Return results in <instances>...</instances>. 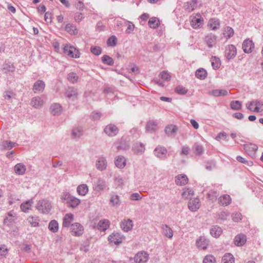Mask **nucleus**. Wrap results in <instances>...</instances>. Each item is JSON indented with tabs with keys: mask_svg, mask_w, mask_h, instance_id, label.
I'll list each match as a JSON object with an SVG mask.
<instances>
[{
	"mask_svg": "<svg viewBox=\"0 0 263 263\" xmlns=\"http://www.w3.org/2000/svg\"><path fill=\"white\" fill-rule=\"evenodd\" d=\"M191 26L194 29H200L204 25V20L199 13H193L189 18Z\"/></svg>",
	"mask_w": 263,
	"mask_h": 263,
	"instance_id": "f257e3e1",
	"label": "nucleus"
},
{
	"mask_svg": "<svg viewBox=\"0 0 263 263\" xmlns=\"http://www.w3.org/2000/svg\"><path fill=\"white\" fill-rule=\"evenodd\" d=\"M63 50L64 53L68 57L76 59L80 57L79 50L73 46L66 44L63 47Z\"/></svg>",
	"mask_w": 263,
	"mask_h": 263,
	"instance_id": "f03ea898",
	"label": "nucleus"
},
{
	"mask_svg": "<svg viewBox=\"0 0 263 263\" xmlns=\"http://www.w3.org/2000/svg\"><path fill=\"white\" fill-rule=\"evenodd\" d=\"M51 208V203L48 200H40L36 205V209L44 214L48 213Z\"/></svg>",
	"mask_w": 263,
	"mask_h": 263,
	"instance_id": "7ed1b4c3",
	"label": "nucleus"
},
{
	"mask_svg": "<svg viewBox=\"0 0 263 263\" xmlns=\"http://www.w3.org/2000/svg\"><path fill=\"white\" fill-rule=\"evenodd\" d=\"M248 109L253 112H259L263 111V103L258 101H253L246 104Z\"/></svg>",
	"mask_w": 263,
	"mask_h": 263,
	"instance_id": "20e7f679",
	"label": "nucleus"
},
{
	"mask_svg": "<svg viewBox=\"0 0 263 263\" xmlns=\"http://www.w3.org/2000/svg\"><path fill=\"white\" fill-rule=\"evenodd\" d=\"M148 259V254L145 251L138 252L134 256L136 263H145Z\"/></svg>",
	"mask_w": 263,
	"mask_h": 263,
	"instance_id": "39448f33",
	"label": "nucleus"
},
{
	"mask_svg": "<svg viewBox=\"0 0 263 263\" xmlns=\"http://www.w3.org/2000/svg\"><path fill=\"white\" fill-rule=\"evenodd\" d=\"M84 229L79 223H74L71 226L70 232L72 235L79 236L83 233Z\"/></svg>",
	"mask_w": 263,
	"mask_h": 263,
	"instance_id": "423d86ee",
	"label": "nucleus"
},
{
	"mask_svg": "<svg viewBox=\"0 0 263 263\" xmlns=\"http://www.w3.org/2000/svg\"><path fill=\"white\" fill-rule=\"evenodd\" d=\"M207 26L210 30L215 31L220 28V21L216 17L211 18L208 22Z\"/></svg>",
	"mask_w": 263,
	"mask_h": 263,
	"instance_id": "0eeeda50",
	"label": "nucleus"
},
{
	"mask_svg": "<svg viewBox=\"0 0 263 263\" xmlns=\"http://www.w3.org/2000/svg\"><path fill=\"white\" fill-rule=\"evenodd\" d=\"M200 199L198 198L190 199L188 203L189 209L193 212L197 211L200 207Z\"/></svg>",
	"mask_w": 263,
	"mask_h": 263,
	"instance_id": "6e6552de",
	"label": "nucleus"
},
{
	"mask_svg": "<svg viewBox=\"0 0 263 263\" xmlns=\"http://www.w3.org/2000/svg\"><path fill=\"white\" fill-rule=\"evenodd\" d=\"M236 48L233 45H228L226 49L225 55L228 60L234 58L236 55Z\"/></svg>",
	"mask_w": 263,
	"mask_h": 263,
	"instance_id": "1a4fd4ad",
	"label": "nucleus"
},
{
	"mask_svg": "<svg viewBox=\"0 0 263 263\" xmlns=\"http://www.w3.org/2000/svg\"><path fill=\"white\" fill-rule=\"evenodd\" d=\"M123 236L118 233H112L108 237L109 241L112 244L118 245L122 242Z\"/></svg>",
	"mask_w": 263,
	"mask_h": 263,
	"instance_id": "9d476101",
	"label": "nucleus"
},
{
	"mask_svg": "<svg viewBox=\"0 0 263 263\" xmlns=\"http://www.w3.org/2000/svg\"><path fill=\"white\" fill-rule=\"evenodd\" d=\"M257 146L253 143H248L244 145L245 151L251 156H254L256 151L257 150Z\"/></svg>",
	"mask_w": 263,
	"mask_h": 263,
	"instance_id": "9b49d317",
	"label": "nucleus"
},
{
	"mask_svg": "<svg viewBox=\"0 0 263 263\" xmlns=\"http://www.w3.org/2000/svg\"><path fill=\"white\" fill-rule=\"evenodd\" d=\"M254 48V44L252 41L247 39L244 41L242 44V49L245 52L250 53Z\"/></svg>",
	"mask_w": 263,
	"mask_h": 263,
	"instance_id": "f8f14e48",
	"label": "nucleus"
},
{
	"mask_svg": "<svg viewBox=\"0 0 263 263\" xmlns=\"http://www.w3.org/2000/svg\"><path fill=\"white\" fill-rule=\"evenodd\" d=\"M104 132L109 136H115L118 133V128L114 124H109L105 128Z\"/></svg>",
	"mask_w": 263,
	"mask_h": 263,
	"instance_id": "ddd939ff",
	"label": "nucleus"
},
{
	"mask_svg": "<svg viewBox=\"0 0 263 263\" xmlns=\"http://www.w3.org/2000/svg\"><path fill=\"white\" fill-rule=\"evenodd\" d=\"M45 87V83L41 80H38L34 84L33 86V90L34 93H41L43 91Z\"/></svg>",
	"mask_w": 263,
	"mask_h": 263,
	"instance_id": "4468645a",
	"label": "nucleus"
},
{
	"mask_svg": "<svg viewBox=\"0 0 263 263\" xmlns=\"http://www.w3.org/2000/svg\"><path fill=\"white\" fill-rule=\"evenodd\" d=\"M247 241V237L245 235L240 234L236 235L234 238V243L237 246H242L244 245Z\"/></svg>",
	"mask_w": 263,
	"mask_h": 263,
	"instance_id": "2eb2a0df",
	"label": "nucleus"
},
{
	"mask_svg": "<svg viewBox=\"0 0 263 263\" xmlns=\"http://www.w3.org/2000/svg\"><path fill=\"white\" fill-rule=\"evenodd\" d=\"M187 177L185 175H178L175 177V182L176 184L180 186L185 185L188 182Z\"/></svg>",
	"mask_w": 263,
	"mask_h": 263,
	"instance_id": "dca6fc26",
	"label": "nucleus"
},
{
	"mask_svg": "<svg viewBox=\"0 0 263 263\" xmlns=\"http://www.w3.org/2000/svg\"><path fill=\"white\" fill-rule=\"evenodd\" d=\"M121 227L125 232L130 230L133 226V221L129 219H124L121 223Z\"/></svg>",
	"mask_w": 263,
	"mask_h": 263,
	"instance_id": "f3484780",
	"label": "nucleus"
},
{
	"mask_svg": "<svg viewBox=\"0 0 263 263\" xmlns=\"http://www.w3.org/2000/svg\"><path fill=\"white\" fill-rule=\"evenodd\" d=\"M115 164L119 168H124L126 164V159L122 156H118L115 160Z\"/></svg>",
	"mask_w": 263,
	"mask_h": 263,
	"instance_id": "a211bd4d",
	"label": "nucleus"
},
{
	"mask_svg": "<svg viewBox=\"0 0 263 263\" xmlns=\"http://www.w3.org/2000/svg\"><path fill=\"white\" fill-rule=\"evenodd\" d=\"M205 42L209 47H212L216 43V36L210 33L205 37Z\"/></svg>",
	"mask_w": 263,
	"mask_h": 263,
	"instance_id": "6ab92c4d",
	"label": "nucleus"
},
{
	"mask_svg": "<svg viewBox=\"0 0 263 263\" xmlns=\"http://www.w3.org/2000/svg\"><path fill=\"white\" fill-rule=\"evenodd\" d=\"M44 103V100L39 97L33 98L31 101V105L35 108H39L41 107L43 105Z\"/></svg>",
	"mask_w": 263,
	"mask_h": 263,
	"instance_id": "aec40b11",
	"label": "nucleus"
},
{
	"mask_svg": "<svg viewBox=\"0 0 263 263\" xmlns=\"http://www.w3.org/2000/svg\"><path fill=\"white\" fill-rule=\"evenodd\" d=\"M222 34L225 39H229L234 35V30L231 27L226 26L223 29Z\"/></svg>",
	"mask_w": 263,
	"mask_h": 263,
	"instance_id": "412c9836",
	"label": "nucleus"
},
{
	"mask_svg": "<svg viewBox=\"0 0 263 263\" xmlns=\"http://www.w3.org/2000/svg\"><path fill=\"white\" fill-rule=\"evenodd\" d=\"M88 186L86 184H81L78 186L77 192L80 196H84L88 192Z\"/></svg>",
	"mask_w": 263,
	"mask_h": 263,
	"instance_id": "4be33fe9",
	"label": "nucleus"
},
{
	"mask_svg": "<svg viewBox=\"0 0 263 263\" xmlns=\"http://www.w3.org/2000/svg\"><path fill=\"white\" fill-rule=\"evenodd\" d=\"M74 220L73 215L71 213L66 214L63 218V226L68 227Z\"/></svg>",
	"mask_w": 263,
	"mask_h": 263,
	"instance_id": "5701e85b",
	"label": "nucleus"
},
{
	"mask_svg": "<svg viewBox=\"0 0 263 263\" xmlns=\"http://www.w3.org/2000/svg\"><path fill=\"white\" fill-rule=\"evenodd\" d=\"M219 203L222 206H227L231 202V197L229 195H223L221 196L218 199Z\"/></svg>",
	"mask_w": 263,
	"mask_h": 263,
	"instance_id": "b1692460",
	"label": "nucleus"
},
{
	"mask_svg": "<svg viewBox=\"0 0 263 263\" xmlns=\"http://www.w3.org/2000/svg\"><path fill=\"white\" fill-rule=\"evenodd\" d=\"M209 245L208 241L204 237H200L196 241V245L199 249L205 250Z\"/></svg>",
	"mask_w": 263,
	"mask_h": 263,
	"instance_id": "393cba45",
	"label": "nucleus"
},
{
	"mask_svg": "<svg viewBox=\"0 0 263 263\" xmlns=\"http://www.w3.org/2000/svg\"><path fill=\"white\" fill-rule=\"evenodd\" d=\"M110 226V222L107 219L100 220L98 224V229L100 231L106 230Z\"/></svg>",
	"mask_w": 263,
	"mask_h": 263,
	"instance_id": "a878e982",
	"label": "nucleus"
},
{
	"mask_svg": "<svg viewBox=\"0 0 263 263\" xmlns=\"http://www.w3.org/2000/svg\"><path fill=\"white\" fill-rule=\"evenodd\" d=\"M33 203L32 200H29L22 203L20 205V208L23 212H28L29 210L31 209Z\"/></svg>",
	"mask_w": 263,
	"mask_h": 263,
	"instance_id": "bb28decb",
	"label": "nucleus"
},
{
	"mask_svg": "<svg viewBox=\"0 0 263 263\" xmlns=\"http://www.w3.org/2000/svg\"><path fill=\"white\" fill-rule=\"evenodd\" d=\"M148 24L150 28L156 29L160 26V21L158 18L152 17L149 20Z\"/></svg>",
	"mask_w": 263,
	"mask_h": 263,
	"instance_id": "cd10ccee",
	"label": "nucleus"
},
{
	"mask_svg": "<svg viewBox=\"0 0 263 263\" xmlns=\"http://www.w3.org/2000/svg\"><path fill=\"white\" fill-rule=\"evenodd\" d=\"M97 168L102 171L105 170L107 167V161L104 158H100L96 162Z\"/></svg>",
	"mask_w": 263,
	"mask_h": 263,
	"instance_id": "c85d7f7f",
	"label": "nucleus"
},
{
	"mask_svg": "<svg viewBox=\"0 0 263 263\" xmlns=\"http://www.w3.org/2000/svg\"><path fill=\"white\" fill-rule=\"evenodd\" d=\"M14 170L16 174L22 175L25 173L26 166L22 163H17L15 165Z\"/></svg>",
	"mask_w": 263,
	"mask_h": 263,
	"instance_id": "c756f323",
	"label": "nucleus"
},
{
	"mask_svg": "<svg viewBox=\"0 0 263 263\" xmlns=\"http://www.w3.org/2000/svg\"><path fill=\"white\" fill-rule=\"evenodd\" d=\"M163 234L168 238H172L173 236L172 229L167 225H164L162 227Z\"/></svg>",
	"mask_w": 263,
	"mask_h": 263,
	"instance_id": "7c9ffc66",
	"label": "nucleus"
},
{
	"mask_svg": "<svg viewBox=\"0 0 263 263\" xmlns=\"http://www.w3.org/2000/svg\"><path fill=\"white\" fill-rule=\"evenodd\" d=\"M167 153V150L163 147L159 146L155 148V154L156 156L159 158L164 157Z\"/></svg>",
	"mask_w": 263,
	"mask_h": 263,
	"instance_id": "2f4dec72",
	"label": "nucleus"
},
{
	"mask_svg": "<svg viewBox=\"0 0 263 263\" xmlns=\"http://www.w3.org/2000/svg\"><path fill=\"white\" fill-rule=\"evenodd\" d=\"M222 229L217 226H214L211 229V234L214 237H218L222 234Z\"/></svg>",
	"mask_w": 263,
	"mask_h": 263,
	"instance_id": "473e14b6",
	"label": "nucleus"
},
{
	"mask_svg": "<svg viewBox=\"0 0 263 263\" xmlns=\"http://www.w3.org/2000/svg\"><path fill=\"white\" fill-rule=\"evenodd\" d=\"M27 220L31 227H35L39 225L40 219L37 216H29Z\"/></svg>",
	"mask_w": 263,
	"mask_h": 263,
	"instance_id": "72a5a7b5",
	"label": "nucleus"
},
{
	"mask_svg": "<svg viewBox=\"0 0 263 263\" xmlns=\"http://www.w3.org/2000/svg\"><path fill=\"white\" fill-rule=\"evenodd\" d=\"M197 3L196 0H192L190 2L186 3L184 5L185 10L189 12L193 11L196 7Z\"/></svg>",
	"mask_w": 263,
	"mask_h": 263,
	"instance_id": "f704fd0d",
	"label": "nucleus"
},
{
	"mask_svg": "<svg viewBox=\"0 0 263 263\" xmlns=\"http://www.w3.org/2000/svg\"><path fill=\"white\" fill-rule=\"evenodd\" d=\"M65 30L69 34L72 35H76L78 33L76 26L71 24H67L65 27Z\"/></svg>",
	"mask_w": 263,
	"mask_h": 263,
	"instance_id": "c9c22d12",
	"label": "nucleus"
},
{
	"mask_svg": "<svg viewBox=\"0 0 263 263\" xmlns=\"http://www.w3.org/2000/svg\"><path fill=\"white\" fill-rule=\"evenodd\" d=\"M194 195V191L190 188H184L182 190L181 196L182 198L187 199L191 198Z\"/></svg>",
	"mask_w": 263,
	"mask_h": 263,
	"instance_id": "e433bc0d",
	"label": "nucleus"
},
{
	"mask_svg": "<svg viewBox=\"0 0 263 263\" xmlns=\"http://www.w3.org/2000/svg\"><path fill=\"white\" fill-rule=\"evenodd\" d=\"M222 263H234L235 259L232 254L227 253L222 257Z\"/></svg>",
	"mask_w": 263,
	"mask_h": 263,
	"instance_id": "4c0bfd02",
	"label": "nucleus"
},
{
	"mask_svg": "<svg viewBox=\"0 0 263 263\" xmlns=\"http://www.w3.org/2000/svg\"><path fill=\"white\" fill-rule=\"evenodd\" d=\"M50 111L52 115H58L62 111V107L59 104H54L51 105L50 107Z\"/></svg>",
	"mask_w": 263,
	"mask_h": 263,
	"instance_id": "58836bf2",
	"label": "nucleus"
},
{
	"mask_svg": "<svg viewBox=\"0 0 263 263\" xmlns=\"http://www.w3.org/2000/svg\"><path fill=\"white\" fill-rule=\"evenodd\" d=\"M80 200L75 197L72 196L69 200L67 201L69 206L75 208L80 203Z\"/></svg>",
	"mask_w": 263,
	"mask_h": 263,
	"instance_id": "ea45409f",
	"label": "nucleus"
},
{
	"mask_svg": "<svg viewBox=\"0 0 263 263\" xmlns=\"http://www.w3.org/2000/svg\"><path fill=\"white\" fill-rule=\"evenodd\" d=\"M196 76L198 79L203 80L207 76V72L203 68H199L196 71Z\"/></svg>",
	"mask_w": 263,
	"mask_h": 263,
	"instance_id": "a19ab883",
	"label": "nucleus"
},
{
	"mask_svg": "<svg viewBox=\"0 0 263 263\" xmlns=\"http://www.w3.org/2000/svg\"><path fill=\"white\" fill-rule=\"evenodd\" d=\"M48 228L50 231L53 233L58 232L59 230V224L58 222L55 220H51L49 223Z\"/></svg>",
	"mask_w": 263,
	"mask_h": 263,
	"instance_id": "79ce46f5",
	"label": "nucleus"
},
{
	"mask_svg": "<svg viewBox=\"0 0 263 263\" xmlns=\"http://www.w3.org/2000/svg\"><path fill=\"white\" fill-rule=\"evenodd\" d=\"M133 149L136 154H139L144 152L145 147L141 143H136L134 145Z\"/></svg>",
	"mask_w": 263,
	"mask_h": 263,
	"instance_id": "37998d69",
	"label": "nucleus"
},
{
	"mask_svg": "<svg viewBox=\"0 0 263 263\" xmlns=\"http://www.w3.org/2000/svg\"><path fill=\"white\" fill-rule=\"evenodd\" d=\"M211 61L212 65L214 68L217 69L220 67L221 63L220 60L219 58L215 57H212Z\"/></svg>",
	"mask_w": 263,
	"mask_h": 263,
	"instance_id": "c03bdc74",
	"label": "nucleus"
},
{
	"mask_svg": "<svg viewBox=\"0 0 263 263\" xmlns=\"http://www.w3.org/2000/svg\"><path fill=\"white\" fill-rule=\"evenodd\" d=\"M110 203L113 206H116L120 203L119 196L117 195H113L110 199Z\"/></svg>",
	"mask_w": 263,
	"mask_h": 263,
	"instance_id": "a18cd8bd",
	"label": "nucleus"
},
{
	"mask_svg": "<svg viewBox=\"0 0 263 263\" xmlns=\"http://www.w3.org/2000/svg\"><path fill=\"white\" fill-rule=\"evenodd\" d=\"M157 128V125L154 121L149 122L146 125V129L148 131H155Z\"/></svg>",
	"mask_w": 263,
	"mask_h": 263,
	"instance_id": "49530a36",
	"label": "nucleus"
},
{
	"mask_svg": "<svg viewBox=\"0 0 263 263\" xmlns=\"http://www.w3.org/2000/svg\"><path fill=\"white\" fill-rule=\"evenodd\" d=\"M216 259L212 255H208L205 256L203 260V263H216Z\"/></svg>",
	"mask_w": 263,
	"mask_h": 263,
	"instance_id": "de8ad7c7",
	"label": "nucleus"
},
{
	"mask_svg": "<svg viewBox=\"0 0 263 263\" xmlns=\"http://www.w3.org/2000/svg\"><path fill=\"white\" fill-rule=\"evenodd\" d=\"M230 106L232 109L239 110L241 108V104L238 101H233L231 102Z\"/></svg>",
	"mask_w": 263,
	"mask_h": 263,
	"instance_id": "09e8293b",
	"label": "nucleus"
},
{
	"mask_svg": "<svg viewBox=\"0 0 263 263\" xmlns=\"http://www.w3.org/2000/svg\"><path fill=\"white\" fill-rule=\"evenodd\" d=\"M177 130V127L176 126L173 125H170L166 127L165 132L168 135H171L175 133Z\"/></svg>",
	"mask_w": 263,
	"mask_h": 263,
	"instance_id": "8fccbe9b",
	"label": "nucleus"
},
{
	"mask_svg": "<svg viewBox=\"0 0 263 263\" xmlns=\"http://www.w3.org/2000/svg\"><path fill=\"white\" fill-rule=\"evenodd\" d=\"M175 91L180 95H185L187 92V89L183 86L179 85L176 87Z\"/></svg>",
	"mask_w": 263,
	"mask_h": 263,
	"instance_id": "3c124183",
	"label": "nucleus"
},
{
	"mask_svg": "<svg viewBox=\"0 0 263 263\" xmlns=\"http://www.w3.org/2000/svg\"><path fill=\"white\" fill-rule=\"evenodd\" d=\"M102 60L103 63L109 65H112L114 64L113 59L107 55H103L102 58Z\"/></svg>",
	"mask_w": 263,
	"mask_h": 263,
	"instance_id": "603ef678",
	"label": "nucleus"
},
{
	"mask_svg": "<svg viewBox=\"0 0 263 263\" xmlns=\"http://www.w3.org/2000/svg\"><path fill=\"white\" fill-rule=\"evenodd\" d=\"M78 76L76 73L70 72L68 74V79L72 83H76L78 81Z\"/></svg>",
	"mask_w": 263,
	"mask_h": 263,
	"instance_id": "864d4df0",
	"label": "nucleus"
},
{
	"mask_svg": "<svg viewBox=\"0 0 263 263\" xmlns=\"http://www.w3.org/2000/svg\"><path fill=\"white\" fill-rule=\"evenodd\" d=\"M193 149L194 154L197 155H199L201 154L203 151V147L201 146L198 144L194 145Z\"/></svg>",
	"mask_w": 263,
	"mask_h": 263,
	"instance_id": "5fc2aeb1",
	"label": "nucleus"
},
{
	"mask_svg": "<svg viewBox=\"0 0 263 263\" xmlns=\"http://www.w3.org/2000/svg\"><path fill=\"white\" fill-rule=\"evenodd\" d=\"M117 39L115 35L111 36L107 40V45L109 46L114 47L116 45Z\"/></svg>",
	"mask_w": 263,
	"mask_h": 263,
	"instance_id": "6e6d98bb",
	"label": "nucleus"
},
{
	"mask_svg": "<svg viewBox=\"0 0 263 263\" xmlns=\"http://www.w3.org/2000/svg\"><path fill=\"white\" fill-rule=\"evenodd\" d=\"M66 96L67 97L70 98L72 97H77V93L73 88H69L67 90Z\"/></svg>",
	"mask_w": 263,
	"mask_h": 263,
	"instance_id": "4d7b16f0",
	"label": "nucleus"
},
{
	"mask_svg": "<svg viewBox=\"0 0 263 263\" xmlns=\"http://www.w3.org/2000/svg\"><path fill=\"white\" fill-rule=\"evenodd\" d=\"M91 51L95 55H98L101 53V49L97 46L91 47Z\"/></svg>",
	"mask_w": 263,
	"mask_h": 263,
	"instance_id": "13d9d810",
	"label": "nucleus"
},
{
	"mask_svg": "<svg viewBox=\"0 0 263 263\" xmlns=\"http://www.w3.org/2000/svg\"><path fill=\"white\" fill-rule=\"evenodd\" d=\"M82 135V130L79 128H74L72 130V135L74 137H79Z\"/></svg>",
	"mask_w": 263,
	"mask_h": 263,
	"instance_id": "bf43d9fd",
	"label": "nucleus"
},
{
	"mask_svg": "<svg viewBox=\"0 0 263 263\" xmlns=\"http://www.w3.org/2000/svg\"><path fill=\"white\" fill-rule=\"evenodd\" d=\"M232 219L235 222H238L242 219V215L240 213H236L232 215Z\"/></svg>",
	"mask_w": 263,
	"mask_h": 263,
	"instance_id": "052dcab7",
	"label": "nucleus"
},
{
	"mask_svg": "<svg viewBox=\"0 0 263 263\" xmlns=\"http://www.w3.org/2000/svg\"><path fill=\"white\" fill-rule=\"evenodd\" d=\"M105 187V183L103 182H99L98 183L97 185L95 186V190L97 191H101L104 190Z\"/></svg>",
	"mask_w": 263,
	"mask_h": 263,
	"instance_id": "680f3d73",
	"label": "nucleus"
},
{
	"mask_svg": "<svg viewBox=\"0 0 263 263\" xmlns=\"http://www.w3.org/2000/svg\"><path fill=\"white\" fill-rule=\"evenodd\" d=\"M127 26V28L126 30V32L127 33H130L131 32H132L133 31L134 29L135 28V26L133 23H132V22H128Z\"/></svg>",
	"mask_w": 263,
	"mask_h": 263,
	"instance_id": "e2e57ef3",
	"label": "nucleus"
},
{
	"mask_svg": "<svg viewBox=\"0 0 263 263\" xmlns=\"http://www.w3.org/2000/svg\"><path fill=\"white\" fill-rule=\"evenodd\" d=\"M72 196L68 193L66 192L63 193V194L61 195V198L63 200H66L67 202L70 200Z\"/></svg>",
	"mask_w": 263,
	"mask_h": 263,
	"instance_id": "0e129e2a",
	"label": "nucleus"
},
{
	"mask_svg": "<svg viewBox=\"0 0 263 263\" xmlns=\"http://www.w3.org/2000/svg\"><path fill=\"white\" fill-rule=\"evenodd\" d=\"M8 253V249L5 246L0 247V257L5 256Z\"/></svg>",
	"mask_w": 263,
	"mask_h": 263,
	"instance_id": "69168bd1",
	"label": "nucleus"
},
{
	"mask_svg": "<svg viewBox=\"0 0 263 263\" xmlns=\"http://www.w3.org/2000/svg\"><path fill=\"white\" fill-rule=\"evenodd\" d=\"M160 74L161 78L164 80H168L171 78L170 74L166 71H163Z\"/></svg>",
	"mask_w": 263,
	"mask_h": 263,
	"instance_id": "338daca9",
	"label": "nucleus"
},
{
	"mask_svg": "<svg viewBox=\"0 0 263 263\" xmlns=\"http://www.w3.org/2000/svg\"><path fill=\"white\" fill-rule=\"evenodd\" d=\"M15 146L14 143L8 141H5L4 142V146L6 148H11Z\"/></svg>",
	"mask_w": 263,
	"mask_h": 263,
	"instance_id": "774afa93",
	"label": "nucleus"
}]
</instances>
